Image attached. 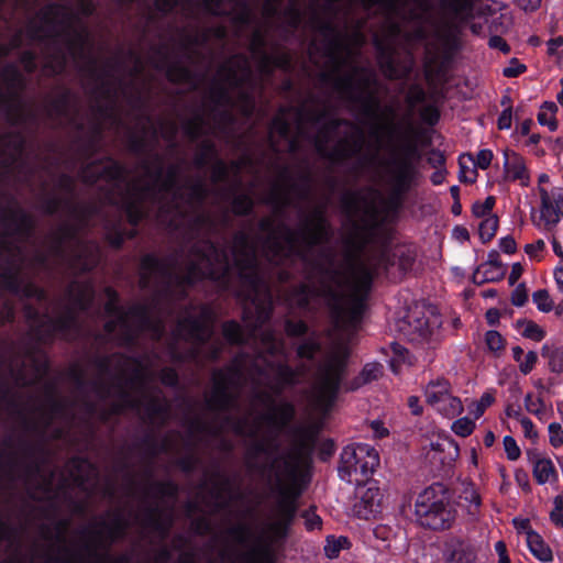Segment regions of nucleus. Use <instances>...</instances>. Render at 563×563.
I'll return each instance as SVG.
<instances>
[{"label":"nucleus","instance_id":"obj_1","mask_svg":"<svg viewBox=\"0 0 563 563\" xmlns=\"http://www.w3.org/2000/svg\"><path fill=\"white\" fill-rule=\"evenodd\" d=\"M372 274L369 262L355 260L344 272L328 276L330 284L324 287L323 295L329 297L339 328L354 327L360 321Z\"/></svg>","mask_w":563,"mask_h":563},{"label":"nucleus","instance_id":"obj_2","mask_svg":"<svg viewBox=\"0 0 563 563\" xmlns=\"http://www.w3.org/2000/svg\"><path fill=\"white\" fill-rule=\"evenodd\" d=\"M415 516L423 527L433 530L450 528L455 519V511L445 488L437 484L423 489L416 499Z\"/></svg>","mask_w":563,"mask_h":563},{"label":"nucleus","instance_id":"obj_3","mask_svg":"<svg viewBox=\"0 0 563 563\" xmlns=\"http://www.w3.org/2000/svg\"><path fill=\"white\" fill-rule=\"evenodd\" d=\"M346 356L344 345L334 346L317 372L310 397L320 410H327L335 398Z\"/></svg>","mask_w":563,"mask_h":563},{"label":"nucleus","instance_id":"obj_4","mask_svg":"<svg viewBox=\"0 0 563 563\" xmlns=\"http://www.w3.org/2000/svg\"><path fill=\"white\" fill-rule=\"evenodd\" d=\"M294 511L295 506L292 501H286L279 507L275 516L268 520L253 550L251 563L275 562L276 542L286 536Z\"/></svg>","mask_w":563,"mask_h":563},{"label":"nucleus","instance_id":"obj_5","mask_svg":"<svg viewBox=\"0 0 563 563\" xmlns=\"http://www.w3.org/2000/svg\"><path fill=\"white\" fill-rule=\"evenodd\" d=\"M378 464L377 451L368 444L357 443L343 450L339 474L342 479L358 484L362 478L372 475Z\"/></svg>","mask_w":563,"mask_h":563},{"label":"nucleus","instance_id":"obj_6","mask_svg":"<svg viewBox=\"0 0 563 563\" xmlns=\"http://www.w3.org/2000/svg\"><path fill=\"white\" fill-rule=\"evenodd\" d=\"M424 397L427 404L443 417L453 418L464 410L461 399L452 394L450 383L443 378L429 382Z\"/></svg>","mask_w":563,"mask_h":563},{"label":"nucleus","instance_id":"obj_7","mask_svg":"<svg viewBox=\"0 0 563 563\" xmlns=\"http://www.w3.org/2000/svg\"><path fill=\"white\" fill-rule=\"evenodd\" d=\"M404 323L402 330L411 340H424L435 333L441 320L432 309L415 306L407 311Z\"/></svg>","mask_w":563,"mask_h":563},{"label":"nucleus","instance_id":"obj_8","mask_svg":"<svg viewBox=\"0 0 563 563\" xmlns=\"http://www.w3.org/2000/svg\"><path fill=\"white\" fill-rule=\"evenodd\" d=\"M302 465L303 459L298 452L274 461L272 468L275 472L278 485L285 489L286 494L292 495L295 493Z\"/></svg>","mask_w":563,"mask_h":563},{"label":"nucleus","instance_id":"obj_9","mask_svg":"<svg viewBox=\"0 0 563 563\" xmlns=\"http://www.w3.org/2000/svg\"><path fill=\"white\" fill-rule=\"evenodd\" d=\"M540 196V218L545 225H555L563 209L562 190L555 187L538 186Z\"/></svg>","mask_w":563,"mask_h":563},{"label":"nucleus","instance_id":"obj_10","mask_svg":"<svg viewBox=\"0 0 563 563\" xmlns=\"http://www.w3.org/2000/svg\"><path fill=\"white\" fill-rule=\"evenodd\" d=\"M358 501L355 504L357 516L368 519L378 511L382 493L375 482H366L356 489Z\"/></svg>","mask_w":563,"mask_h":563},{"label":"nucleus","instance_id":"obj_11","mask_svg":"<svg viewBox=\"0 0 563 563\" xmlns=\"http://www.w3.org/2000/svg\"><path fill=\"white\" fill-rule=\"evenodd\" d=\"M430 1L431 0H388L386 5L390 11L401 15L404 19L427 22L431 19Z\"/></svg>","mask_w":563,"mask_h":563},{"label":"nucleus","instance_id":"obj_12","mask_svg":"<svg viewBox=\"0 0 563 563\" xmlns=\"http://www.w3.org/2000/svg\"><path fill=\"white\" fill-rule=\"evenodd\" d=\"M64 22V12L58 7H49L40 18V26L33 23L29 29V36L33 40H42L52 36L59 31V24Z\"/></svg>","mask_w":563,"mask_h":563},{"label":"nucleus","instance_id":"obj_13","mask_svg":"<svg viewBox=\"0 0 563 563\" xmlns=\"http://www.w3.org/2000/svg\"><path fill=\"white\" fill-rule=\"evenodd\" d=\"M444 559L446 563H476L477 551L468 541L450 539L445 543Z\"/></svg>","mask_w":563,"mask_h":563},{"label":"nucleus","instance_id":"obj_14","mask_svg":"<svg viewBox=\"0 0 563 563\" xmlns=\"http://www.w3.org/2000/svg\"><path fill=\"white\" fill-rule=\"evenodd\" d=\"M505 179L509 181H519L521 186H528L530 175L523 157L512 151L504 152Z\"/></svg>","mask_w":563,"mask_h":563},{"label":"nucleus","instance_id":"obj_15","mask_svg":"<svg viewBox=\"0 0 563 563\" xmlns=\"http://www.w3.org/2000/svg\"><path fill=\"white\" fill-rule=\"evenodd\" d=\"M294 413V409L286 402H271L267 406L266 413L257 422L258 428L266 426L268 428L278 429L284 426Z\"/></svg>","mask_w":563,"mask_h":563},{"label":"nucleus","instance_id":"obj_16","mask_svg":"<svg viewBox=\"0 0 563 563\" xmlns=\"http://www.w3.org/2000/svg\"><path fill=\"white\" fill-rule=\"evenodd\" d=\"M442 9L460 20L474 16L475 11H482L484 4L479 0H440Z\"/></svg>","mask_w":563,"mask_h":563},{"label":"nucleus","instance_id":"obj_17","mask_svg":"<svg viewBox=\"0 0 563 563\" xmlns=\"http://www.w3.org/2000/svg\"><path fill=\"white\" fill-rule=\"evenodd\" d=\"M532 473L540 485L552 483L558 478L556 470L551 459L539 453L530 456Z\"/></svg>","mask_w":563,"mask_h":563},{"label":"nucleus","instance_id":"obj_18","mask_svg":"<svg viewBox=\"0 0 563 563\" xmlns=\"http://www.w3.org/2000/svg\"><path fill=\"white\" fill-rule=\"evenodd\" d=\"M415 167L406 161L396 163L390 168V179L398 190L407 189L416 178Z\"/></svg>","mask_w":563,"mask_h":563},{"label":"nucleus","instance_id":"obj_19","mask_svg":"<svg viewBox=\"0 0 563 563\" xmlns=\"http://www.w3.org/2000/svg\"><path fill=\"white\" fill-rule=\"evenodd\" d=\"M504 268L496 260H489L477 267L474 280L477 283L495 282L504 276Z\"/></svg>","mask_w":563,"mask_h":563},{"label":"nucleus","instance_id":"obj_20","mask_svg":"<svg viewBox=\"0 0 563 563\" xmlns=\"http://www.w3.org/2000/svg\"><path fill=\"white\" fill-rule=\"evenodd\" d=\"M527 544L531 553L542 562H551L553 560L552 550L544 542L542 537L536 531H528Z\"/></svg>","mask_w":563,"mask_h":563},{"label":"nucleus","instance_id":"obj_21","mask_svg":"<svg viewBox=\"0 0 563 563\" xmlns=\"http://www.w3.org/2000/svg\"><path fill=\"white\" fill-rule=\"evenodd\" d=\"M511 353L515 362L518 364L520 373L522 375L530 374L538 362L537 352L529 351L525 353L519 345H516L511 349Z\"/></svg>","mask_w":563,"mask_h":563},{"label":"nucleus","instance_id":"obj_22","mask_svg":"<svg viewBox=\"0 0 563 563\" xmlns=\"http://www.w3.org/2000/svg\"><path fill=\"white\" fill-rule=\"evenodd\" d=\"M460 180L473 184L477 179V167L475 166L474 156L464 154L460 156Z\"/></svg>","mask_w":563,"mask_h":563},{"label":"nucleus","instance_id":"obj_23","mask_svg":"<svg viewBox=\"0 0 563 563\" xmlns=\"http://www.w3.org/2000/svg\"><path fill=\"white\" fill-rule=\"evenodd\" d=\"M106 310L109 316L113 318V320L109 321L107 328L109 331H114L117 325L125 327L126 325V317L115 305V295L113 292H109V302L107 303Z\"/></svg>","mask_w":563,"mask_h":563},{"label":"nucleus","instance_id":"obj_24","mask_svg":"<svg viewBox=\"0 0 563 563\" xmlns=\"http://www.w3.org/2000/svg\"><path fill=\"white\" fill-rule=\"evenodd\" d=\"M556 104L554 102H544L538 114V121L541 125L548 126L550 131H555L558 123L555 120Z\"/></svg>","mask_w":563,"mask_h":563},{"label":"nucleus","instance_id":"obj_25","mask_svg":"<svg viewBox=\"0 0 563 563\" xmlns=\"http://www.w3.org/2000/svg\"><path fill=\"white\" fill-rule=\"evenodd\" d=\"M391 355L389 360V365L391 369L397 373L399 367L404 364H410V357L407 349L401 346L398 343H394L390 346Z\"/></svg>","mask_w":563,"mask_h":563},{"label":"nucleus","instance_id":"obj_26","mask_svg":"<svg viewBox=\"0 0 563 563\" xmlns=\"http://www.w3.org/2000/svg\"><path fill=\"white\" fill-rule=\"evenodd\" d=\"M498 218L496 216H488L485 219H481L478 223V233L483 242L490 241L497 231Z\"/></svg>","mask_w":563,"mask_h":563},{"label":"nucleus","instance_id":"obj_27","mask_svg":"<svg viewBox=\"0 0 563 563\" xmlns=\"http://www.w3.org/2000/svg\"><path fill=\"white\" fill-rule=\"evenodd\" d=\"M495 401V395L493 391L484 393L477 401H473L470 406V413L474 416V419H478L490 407Z\"/></svg>","mask_w":563,"mask_h":563},{"label":"nucleus","instance_id":"obj_28","mask_svg":"<svg viewBox=\"0 0 563 563\" xmlns=\"http://www.w3.org/2000/svg\"><path fill=\"white\" fill-rule=\"evenodd\" d=\"M485 344L489 352L498 355L504 351L506 341L499 332L489 330L485 333Z\"/></svg>","mask_w":563,"mask_h":563},{"label":"nucleus","instance_id":"obj_29","mask_svg":"<svg viewBox=\"0 0 563 563\" xmlns=\"http://www.w3.org/2000/svg\"><path fill=\"white\" fill-rule=\"evenodd\" d=\"M475 421L468 417H462L453 421L451 430L459 437L466 438L475 430Z\"/></svg>","mask_w":563,"mask_h":563},{"label":"nucleus","instance_id":"obj_30","mask_svg":"<svg viewBox=\"0 0 563 563\" xmlns=\"http://www.w3.org/2000/svg\"><path fill=\"white\" fill-rule=\"evenodd\" d=\"M526 409L537 417H542L545 415V404L540 397H536L532 395H527L525 398Z\"/></svg>","mask_w":563,"mask_h":563},{"label":"nucleus","instance_id":"obj_31","mask_svg":"<svg viewBox=\"0 0 563 563\" xmlns=\"http://www.w3.org/2000/svg\"><path fill=\"white\" fill-rule=\"evenodd\" d=\"M495 205V198L489 196L483 202H475L473 205V214L478 219H485L488 216H494L492 213L493 207Z\"/></svg>","mask_w":563,"mask_h":563},{"label":"nucleus","instance_id":"obj_32","mask_svg":"<svg viewBox=\"0 0 563 563\" xmlns=\"http://www.w3.org/2000/svg\"><path fill=\"white\" fill-rule=\"evenodd\" d=\"M550 520L555 527L563 528V495H558L553 498Z\"/></svg>","mask_w":563,"mask_h":563},{"label":"nucleus","instance_id":"obj_33","mask_svg":"<svg viewBox=\"0 0 563 563\" xmlns=\"http://www.w3.org/2000/svg\"><path fill=\"white\" fill-rule=\"evenodd\" d=\"M532 300L542 312H549L553 308V301L547 290H538L533 294Z\"/></svg>","mask_w":563,"mask_h":563},{"label":"nucleus","instance_id":"obj_34","mask_svg":"<svg viewBox=\"0 0 563 563\" xmlns=\"http://www.w3.org/2000/svg\"><path fill=\"white\" fill-rule=\"evenodd\" d=\"M549 442L558 449L563 446V427L560 422H551L548 427Z\"/></svg>","mask_w":563,"mask_h":563},{"label":"nucleus","instance_id":"obj_35","mask_svg":"<svg viewBox=\"0 0 563 563\" xmlns=\"http://www.w3.org/2000/svg\"><path fill=\"white\" fill-rule=\"evenodd\" d=\"M522 335L525 338L534 340V341H541L545 333L544 331L534 322L531 321H525L522 323Z\"/></svg>","mask_w":563,"mask_h":563},{"label":"nucleus","instance_id":"obj_36","mask_svg":"<svg viewBox=\"0 0 563 563\" xmlns=\"http://www.w3.org/2000/svg\"><path fill=\"white\" fill-rule=\"evenodd\" d=\"M503 445L508 460L516 461L520 457L521 450L511 435L504 437Z\"/></svg>","mask_w":563,"mask_h":563},{"label":"nucleus","instance_id":"obj_37","mask_svg":"<svg viewBox=\"0 0 563 563\" xmlns=\"http://www.w3.org/2000/svg\"><path fill=\"white\" fill-rule=\"evenodd\" d=\"M382 375V366L377 363H369L365 365L361 373V379L363 383H368L377 379Z\"/></svg>","mask_w":563,"mask_h":563},{"label":"nucleus","instance_id":"obj_38","mask_svg":"<svg viewBox=\"0 0 563 563\" xmlns=\"http://www.w3.org/2000/svg\"><path fill=\"white\" fill-rule=\"evenodd\" d=\"M223 334L231 342H241L243 339L240 325L234 322H228L223 325Z\"/></svg>","mask_w":563,"mask_h":563},{"label":"nucleus","instance_id":"obj_39","mask_svg":"<svg viewBox=\"0 0 563 563\" xmlns=\"http://www.w3.org/2000/svg\"><path fill=\"white\" fill-rule=\"evenodd\" d=\"M494 157V154L490 150H481L476 156L474 157L475 166L477 168L486 169Z\"/></svg>","mask_w":563,"mask_h":563},{"label":"nucleus","instance_id":"obj_40","mask_svg":"<svg viewBox=\"0 0 563 563\" xmlns=\"http://www.w3.org/2000/svg\"><path fill=\"white\" fill-rule=\"evenodd\" d=\"M325 225L322 221H318L314 231L305 236L308 244L319 243L325 235Z\"/></svg>","mask_w":563,"mask_h":563},{"label":"nucleus","instance_id":"obj_41","mask_svg":"<svg viewBox=\"0 0 563 563\" xmlns=\"http://www.w3.org/2000/svg\"><path fill=\"white\" fill-rule=\"evenodd\" d=\"M549 366L553 373L563 372V351L555 350L550 354Z\"/></svg>","mask_w":563,"mask_h":563},{"label":"nucleus","instance_id":"obj_42","mask_svg":"<svg viewBox=\"0 0 563 563\" xmlns=\"http://www.w3.org/2000/svg\"><path fill=\"white\" fill-rule=\"evenodd\" d=\"M18 150V144H16V141H11V140H2L0 141V163H7V154H9L10 156L16 152Z\"/></svg>","mask_w":563,"mask_h":563},{"label":"nucleus","instance_id":"obj_43","mask_svg":"<svg viewBox=\"0 0 563 563\" xmlns=\"http://www.w3.org/2000/svg\"><path fill=\"white\" fill-rule=\"evenodd\" d=\"M343 543H346L345 538H341L339 540L328 539L327 545L324 548L327 556L330 559L336 558L339 550L342 548Z\"/></svg>","mask_w":563,"mask_h":563},{"label":"nucleus","instance_id":"obj_44","mask_svg":"<svg viewBox=\"0 0 563 563\" xmlns=\"http://www.w3.org/2000/svg\"><path fill=\"white\" fill-rule=\"evenodd\" d=\"M264 297V299H267L268 298V294H267V287L265 284H258V285H255V289H254V294H251L250 295V299H251V302L252 305L258 309L261 307V298L260 296Z\"/></svg>","mask_w":563,"mask_h":563},{"label":"nucleus","instance_id":"obj_45","mask_svg":"<svg viewBox=\"0 0 563 563\" xmlns=\"http://www.w3.org/2000/svg\"><path fill=\"white\" fill-rule=\"evenodd\" d=\"M318 346L312 340H308L298 346V355L301 358H310L317 352Z\"/></svg>","mask_w":563,"mask_h":563},{"label":"nucleus","instance_id":"obj_46","mask_svg":"<svg viewBox=\"0 0 563 563\" xmlns=\"http://www.w3.org/2000/svg\"><path fill=\"white\" fill-rule=\"evenodd\" d=\"M519 422H520V426L522 428V431H523L526 438H529L531 440L537 439L538 432L534 429L533 422L529 418L520 417Z\"/></svg>","mask_w":563,"mask_h":563},{"label":"nucleus","instance_id":"obj_47","mask_svg":"<svg viewBox=\"0 0 563 563\" xmlns=\"http://www.w3.org/2000/svg\"><path fill=\"white\" fill-rule=\"evenodd\" d=\"M463 498L474 507L481 505V497L473 486H467L463 492Z\"/></svg>","mask_w":563,"mask_h":563},{"label":"nucleus","instance_id":"obj_48","mask_svg":"<svg viewBox=\"0 0 563 563\" xmlns=\"http://www.w3.org/2000/svg\"><path fill=\"white\" fill-rule=\"evenodd\" d=\"M525 70L526 66L523 64H520L517 60H512L509 66L504 68L503 73L506 77H516L522 74Z\"/></svg>","mask_w":563,"mask_h":563},{"label":"nucleus","instance_id":"obj_49","mask_svg":"<svg viewBox=\"0 0 563 563\" xmlns=\"http://www.w3.org/2000/svg\"><path fill=\"white\" fill-rule=\"evenodd\" d=\"M512 113L511 109H505L498 118V128L500 130H507L511 126Z\"/></svg>","mask_w":563,"mask_h":563},{"label":"nucleus","instance_id":"obj_50","mask_svg":"<svg viewBox=\"0 0 563 563\" xmlns=\"http://www.w3.org/2000/svg\"><path fill=\"white\" fill-rule=\"evenodd\" d=\"M321 525V519L314 512H307L305 516V526L309 530H314Z\"/></svg>","mask_w":563,"mask_h":563},{"label":"nucleus","instance_id":"obj_51","mask_svg":"<svg viewBox=\"0 0 563 563\" xmlns=\"http://www.w3.org/2000/svg\"><path fill=\"white\" fill-rule=\"evenodd\" d=\"M499 247L505 253L512 254L516 251V242L512 236H505L500 239Z\"/></svg>","mask_w":563,"mask_h":563},{"label":"nucleus","instance_id":"obj_52","mask_svg":"<svg viewBox=\"0 0 563 563\" xmlns=\"http://www.w3.org/2000/svg\"><path fill=\"white\" fill-rule=\"evenodd\" d=\"M279 379L286 384H292L297 382L296 374L288 367H280L278 369Z\"/></svg>","mask_w":563,"mask_h":563},{"label":"nucleus","instance_id":"obj_53","mask_svg":"<svg viewBox=\"0 0 563 563\" xmlns=\"http://www.w3.org/2000/svg\"><path fill=\"white\" fill-rule=\"evenodd\" d=\"M553 276L560 292L563 294V257L560 260L559 264L555 266L553 271Z\"/></svg>","mask_w":563,"mask_h":563},{"label":"nucleus","instance_id":"obj_54","mask_svg":"<svg viewBox=\"0 0 563 563\" xmlns=\"http://www.w3.org/2000/svg\"><path fill=\"white\" fill-rule=\"evenodd\" d=\"M489 46L492 48H496V49H499L504 53H508L509 52V46L508 44L499 36H492L489 38V42H488Z\"/></svg>","mask_w":563,"mask_h":563},{"label":"nucleus","instance_id":"obj_55","mask_svg":"<svg viewBox=\"0 0 563 563\" xmlns=\"http://www.w3.org/2000/svg\"><path fill=\"white\" fill-rule=\"evenodd\" d=\"M512 522H514L515 528L518 531H521V532L526 533V538L528 537V531H532L531 528H530V522H529L528 519L515 518L512 520Z\"/></svg>","mask_w":563,"mask_h":563},{"label":"nucleus","instance_id":"obj_56","mask_svg":"<svg viewBox=\"0 0 563 563\" xmlns=\"http://www.w3.org/2000/svg\"><path fill=\"white\" fill-rule=\"evenodd\" d=\"M408 407L410 408V411L416 416H419L422 413L423 409H422L420 400L417 396H410L408 398Z\"/></svg>","mask_w":563,"mask_h":563},{"label":"nucleus","instance_id":"obj_57","mask_svg":"<svg viewBox=\"0 0 563 563\" xmlns=\"http://www.w3.org/2000/svg\"><path fill=\"white\" fill-rule=\"evenodd\" d=\"M495 550L499 558V563H510V560L507 555L506 545L503 541H498L495 544Z\"/></svg>","mask_w":563,"mask_h":563},{"label":"nucleus","instance_id":"obj_58","mask_svg":"<svg viewBox=\"0 0 563 563\" xmlns=\"http://www.w3.org/2000/svg\"><path fill=\"white\" fill-rule=\"evenodd\" d=\"M544 242L542 240H539L537 241L536 243H532V244H528L526 246V252L529 254V255H534L537 254L538 252L542 251L544 249Z\"/></svg>","mask_w":563,"mask_h":563},{"label":"nucleus","instance_id":"obj_59","mask_svg":"<svg viewBox=\"0 0 563 563\" xmlns=\"http://www.w3.org/2000/svg\"><path fill=\"white\" fill-rule=\"evenodd\" d=\"M561 46H563V37L562 36H558L555 38L550 40L548 43L549 53L550 54L556 53Z\"/></svg>","mask_w":563,"mask_h":563},{"label":"nucleus","instance_id":"obj_60","mask_svg":"<svg viewBox=\"0 0 563 563\" xmlns=\"http://www.w3.org/2000/svg\"><path fill=\"white\" fill-rule=\"evenodd\" d=\"M287 331L290 334H301L306 331V327L302 322H297L296 324H288Z\"/></svg>","mask_w":563,"mask_h":563},{"label":"nucleus","instance_id":"obj_61","mask_svg":"<svg viewBox=\"0 0 563 563\" xmlns=\"http://www.w3.org/2000/svg\"><path fill=\"white\" fill-rule=\"evenodd\" d=\"M526 300H527V296L522 291L517 289L514 292V295H512V303L515 306H518V307L522 306L526 302Z\"/></svg>","mask_w":563,"mask_h":563},{"label":"nucleus","instance_id":"obj_62","mask_svg":"<svg viewBox=\"0 0 563 563\" xmlns=\"http://www.w3.org/2000/svg\"><path fill=\"white\" fill-rule=\"evenodd\" d=\"M518 2L525 10H534L539 7L541 0H518Z\"/></svg>","mask_w":563,"mask_h":563},{"label":"nucleus","instance_id":"obj_63","mask_svg":"<svg viewBox=\"0 0 563 563\" xmlns=\"http://www.w3.org/2000/svg\"><path fill=\"white\" fill-rule=\"evenodd\" d=\"M486 319L488 323L494 324L499 320V311L497 309H490L486 312Z\"/></svg>","mask_w":563,"mask_h":563},{"label":"nucleus","instance_id":"obj_64","mask_svg":"<svg viewBox=\"0 0 563 563\" xmlns=\"http://www.w3.org/2000/svg\"><path fill=\"white\" fill-rule=\"evenodd\" d=\"M453 232L454 235L461 241H465L468 239V232L464 228H455Z\"/></svg>","mask_w":563,"mask_h":563}]
</instances>
